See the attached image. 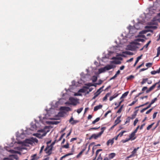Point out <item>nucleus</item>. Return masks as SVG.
Wrapping results in <instances>:
<instances>
[{
  "label": "nucleus",
  "instance_id": "nucleus-27",
  "mask_svg": "<svg viewBox=\"0 0 160 160\" xmlns=\"http://www.w3.org/2000/svg\"><path fill=\"white\" fill-rule=\"evenodd\" d=\"M101 90V88H100L95 93L94 95H97V96H98L100 93L101 92L100 91Z\"/></svg>",
  "mask_w": 160,
  "mask_h": 160
},
{
  "label": "nucleus",
  "instance_id": "nucleus-31",
  "mask_svg": "<svg viewBox=\"0 0 160 160\" xmlns=\"http://www.w3.org/2000/svg\"><path fill=\"white\" fill-rule=\"evenodd\" d=\"M100 119V118L98 117L96 118L94 121L92 122V124H94L96 122H98Z\"/></svg>",
  "mask_w": 160,
  "mask_h": 160
},
{
  "label": "nucleus",
  "instance_id": "nucleus-22",
  "mask_svg": "<svg viewBox=\"0 0 160 160\" xmlns=\"http://www.w3.org/2000/svg\"><path fill=\"white\" fill-rule=\"evenodd\" d=\"M120 71H118L114 75V76H113V77H112V78H111L110 79V80L112 79H114L115 78L117 77V74H118L120 73Z\"/></svg>",
  "mask_w": 160,
  "mask_h": 160
},
{
  "label": "nucleus",
  "instance_id": "nucleus-56",
  "mask_svg": "<svg viewBox=\"0 0 160 160\" xmlns=\"http://www.w3.org/2000/svg\"><path fill=\"white\" fill-rule=\"evenodd\" d=\"M145 124L144 123L141 125L140 128V130H142L143 128V127L145 126Z\"/></svg>",
  "mask_w": 160,
  "mask_h": 160
},
{
  "label": "nucleus",
  "instance_id": "nucleus-34",
  "mask_svg": "<svg viewBox=\"0 0 160 160\" xmlns=\"http://www.w3.org/2000/svg\"><path fill=\"white\" fill-rule=\"evenodd\" d=\"M148 78H144L142 79V81L141 82V83L142 84H143L144 83H146V82L148 81Z\"/></svg>",
  "mask_w": 160,
  "mask_h": 160
},
{
  "label": "nucleus",
  "instance_id": "nucleus-62",
  "mask_svg": "<svg viewBox=\"0 0 160 160\" xmlns=\"http://www.w3.org/2000/svg\"><path fill=\"white\" fill-rule=\"evenodd\" d=\"M116 97H111L110 98V99H109V100L110 101H111L112 100L113 98H115Z\"/></svg>",
  "mask_w": 160,
  "mask_h": 160
},
{
  "label": "nucleus",
  "instance_id": "nucleus-9",
  "mask_svg": "<svg viewBox=\"0 0 160 160\" xmlns=\"http://www.w3.org/2000/svg\"><path fill=\"white\" fill-rule=\"evenodd\" d=\"M52 150V148L51 147H48L45 149V151L49 155L51 154Z\"/></svg>",
  "mask_w": 160,
  "mask_h": 160
},
{
  "label": "nucleus",
  "instance_id": "nucleus-43",
  "mask_svg": "<svg viewBox=\"0 0 160 160\" xmlns=\"http://www.w3.org/2000/svg\"><path fill=\"white\" fill-rule=\"evenodd\" d=\"M138 118H136L135 119V121L134 122V123H133V125L134 126H135L136 125L137 123L138 122Z\"/></svg>",
  "mask_w": 160,
  "mask_h": 160
},
{
  "label": "nucleus",
  "instance_id": "nucleus-58",
  "mask_svg": "<svg viewBox=\"0 0 160 160\" xmlns=\"http://www.w3.org/2000/svg\"><path fill=\"white\" fill-rule=\"evenodd\" d=\"M77 139V138H72L70 140V142H72V141L76 140Z\"/></svg>",
  "mask_w": 160,
  "mask_h": 160
},
{
  "label": "nucleus",
  "instance_id": "nucleus-21",
  "mask_svg": "<svg viewBox=\"0 0 160 160\" xmlns=\"http://www.w3.org/2000/svg\"><path fill=\"white\" fill-rule=\"evenodd\" d=\"M9 151L11 153H18V154H20V152L18 151H15L14 150L10 149Z\"/></svg>",
  "mask_w": 160,
  "mask_h": 160
},
{
  "label": "nucleus",
  "instance_id": "nucleus-29",
  "mask_svg": "<svg viewBox=\"0 0 160 160\" xmlns=\"http://www.w3.org/2000/svg\"><path fill=\"white\" fill-rule=\"evenodd\" d=\"M158 84V83H156L155 84H154V85H153L149 89L150 91H152V90H153L154 88L155 87L156 85L157 84Z\"/></svg>",
  "mask_w": 160,
  "mask_h": 160
},
{
  "label": "nucleus",
  "instance_id": "nucleus-38",
  "mask_svg": "<svg viewBox=\"0 0 160 160\" xmlns=\"http://www.w3.org/2000/svg\"><path fill=\"white\" fill-rule=\"evenodd\" d=\"M83 109V108H80L79 109H78L77 110V112L78 114L80 113L82 111V110Z\"/></svg>",
  "mask_w": 160,
  "mask_h": 160
},
{
  "label": "nucleus",
  "instance_id": "nucleus-30",
  "mask_svg": "<svg viewBox=\"0 0 160 160\" xmlns=\"http://www.w3.org/2000/svg\"><path fill=\"white\" fill-rule=\"evenodd\" d=\"M106 128L105 127H102L101 128V131L100 132H99L100 134L101 135L103 133L104 130L106 129Z\"/></svg>",
  "mask_w": 160,
  "mask_h": 160
},
{
  "label": "nucleus",
  "instance_id": "nucleus-26",
  "mask_svg": "<svg viewBox=\"0 0 160 160\" xmlns=\"http://www.w3.org/2000/svg\"><path fill=\"white\" fill-rule=\"evenodd\" d=\"M115 156V154L113 153H111L108 156V157L109 158L112 159V158Z\"/></svg>",
  "mask_w": 160,
  "mask_h": 160
},
{
  "label": "nucleus",
  "instance_id": "nucleus-3",
  "mask_svg": "<svg viewBox=\"0 0 160 160\" xmlns=\"http://www.w3.org/2000/svg\"><path fill=\"white\" fill-rule=\"evenodd\" d=\"M50 126H45L43 129H41L38 130V132H42L43 133L41 134V133L36 134V136L37 137L41 138L42 137L45 136L47 133L50 131Z\"/></svg>",
  "mask_w": 160,
  "mask_h": 160
},
{
  "label": "nucleus",
  "instance_id": "nucleus-52",
  "mask_svg": "<svg viewBox=\"0 0 160 160\" xmlns=\"http://www.w3.org/2000/svg\"><path fill=\"white\" fill-rule=\"evenodd\" d=\"M139 128V126H138L137 128H136L135 129V130L133 131V132H134L135 133H136L138 129Z\"/></svg>",
  "mask_w": 160,
  "mask_h": 160
},
{
  "label": "nucleus",
  "instance_id": "nucleus-18",
  "mask_svg": "<svg viewBox=\"0 0 160 160\" xmlns=\"http://www.w3.org/2000/svg\"><path fill=\"white\" fill-rule=\"evenodd\" d=\"M138 110V109L135 111L134 112V114L132 115V117H131V119H133L135 118L136 116L137 115Z\"/></svg>",
  "mask_w": 160,
  "mask_h": 160
},
{
  "label": "nucleus",
  "instance_id": "nucleus-39",
  "mask_svg": "<svg viewBox=\"0 0 160 160\" xmlns=\"http://www.w3.org/2000/svg\"><path fill=\"white\" fill-rule=\"evenodd\" d=\"M12 157V158H13V159H15L16 160H18V156L17 155H11Z\"/></svg>",
  "mask_w": 160,
  "mask_h": 160
},
{
  "label": "nucleus",
  "instance_id": "nucleus-2",
  "mask_svg": "<svg viewBox=\"0 0 160 160\" xmlns=\"http://www.w3.org/2000/svg\"><path fill=\"white\" fill-rule=\"evenodd\" d=\"M56 109L52 108H51L48 111L47 113L44 117L39 116V118L40 120H42L43 119V120L45 119H54L55 118H53L56 116L58 113Z\"/></svg>",
  "mask_w": 160,
  "mask_h": 160
},
{
  "label": "nucleus",
  "instance_id": "nucleus-46",
  "mask_svg": "<svg viewBox=\"0 0 160 160\" xmlns=\"http://www.w3.org/2000/svg\"><path fill=\"white\" fill-rule=\"evenodd\" d=\"M152 108L150 109H149L148 110V111H147L146 112V114H148L149 113H150L151 112V111H152Z\"/></svg>",
  "mask_w": 160,
  "mask_h": 160
},
{
  "label": "nucleus",
  "instance_id": "nucleus-44",
  "mask_svg": "<svg viewBox=\"0 0 160 160\" xmlns=\"http://www.w3.org/2000/svg\"><path fill=\"white\" fill-rule=\"evenodd\" d=\"M157 100V98H155L154 99H152L151 102V104H153L154 102Z\"/></svg>",
  "mask_w": 160,
  "mask_h": 160
},
{
  "label": "nucleus",
  "instance_id": "nucleus-32",
  "mask_svg": "<svg viewBox=\"0 0 160 160\" xmlns=\"http://www.w3.org/2000/svg\"><path fill=\"white\" fill-rule=\"evenodd\" d=\"M25 137V135L24 133H22L20 136L18 138V139H19L20 138H23Z\"/></svg>",
  "mask_w": 160,
  "mask_h": 160
},
{
  "label": "nucleus",
  "instance_id": "nucleus-28",
  "mask_svg": "<svg viewBox=\"0 0 160 160\" xmlns=\"http://www.w3.org/2000/svg\"><path fill=\"white\" fill-rule=\"evenodd\" d=\"M139 148H135L133 150L132 152V154L134 156L135 155V153H136L138 149Z\"/></svg>",
  "mask_w": 160,
  "mask_h": 160
},
{
  "label": "nucleus",
  "instance_id": "nucleus-5",
  "mask_svg": "<svg viewBox=\"0 0 160 160\" xmlns=\"http://www.w3.org/2000/svg\"><path fill=\"white\" fill-rule=\"evenodd\" d=\"M88 88L87 87L84 86L83 88L80 89L78 93H76L74 94L75 96H82V94L80 93V92H85L87 91V89H88Z\"/></svg>",
  "mask_w": 160,
  "mask_h": 160
},
{
  "label": "nucleus",
  "instance_id": "nucleus-48",
  "mask_svg": "<svg viewBox=\"0 0 160 160\" xmlns=\"http://www.w3.org/2000/svg\"><path fill=\"white\" fill-rule=\"evenodd\" d=\"M120 135V133H119L118 135L116 137H115L113 138L112 139H114V140L115 139V140H117L118 139V138L119 137V136Z\"/></svg>",
  "mask_w": 160,
  "mask_h": 160
},
{
  "label": "nucleus",
  "instance_id": "nucleus-54",
  "mask_svg": "<svg viewBox=\"0 0 160 160\" xmlns=\"http://www.w3.org/2000/svg\"><path fill=\"white\" fill-rule=\"evenodd\" d=\"M82 152H80L77 155V158H78L82 154Z\"/></svg>",
  "mask_w": 160,
  "mask_h": 160
},
{
  "label": "nucleus",
  "instance_id": "nucleus-11",
  "mask_svg": "<svg viewBox=\"0 0 160 160\" xmlns=\"http://www.w3.org/2000/svg\"><path fill=\"white\" fill-rule=\"evenodd\" d=\"M31 129L32 130L34 131V130H36L37 128V125L36 124H34L33 123H31Z\"/></svg>",
  "mask_w": 160,
  "mask_h": 160
},
{
  "label": "nucleus",
  "instance_id": "nucleus-64",
  "mask_svg": "<svg viewBox=\"0 0 160 160\" xmlns=\"http://www.w3.org/2000/svg\"><path fill=\"white\" fill-rule=\"evenodd\" d=\"M110 112V111H108V112H107L104 115V116L105 117H106L107 115H108V113L109 112Z\"/></svg>",
  "mask_w": 160,
  "mask_h": 160
},
{
  "label": "nucleus",
  "instance_id": "nucleus-23",
  "mask_svg": "<svg viewBox=\"0 0 160 160\" xmlns=\"http://www.w3.org/2000/svg\"><path fill=\"white\" fill-rule=\"evenodd\" d=\"M151 73L152 74L154 75L156 73H160V71H152Z\"/></svg>",
  "mask_w": 160,
  "mask_h": 160
},
{
  "label": "nucleus",
  "instance_id": "nucleus-1",
  "mask_svg": "<svg viewBox=\"0 0 160 160\" xmlns=\"http://www.w3.org/2000/svg\"><path fill=\"white\" fill-rule=\"evenodd\" d=\"M32 140L27 139L25 140L22 141H18L17 142H15L14 144L17 143L20 145L19 146L14 148V149L19 151H22L23 149H26L25 146H28L29 144H32L33 142L37 143L38 142V140L36 138H32Z\"/></svg>",
  "mask_w": 160,
  "mask_h": 160
},
{
  "label": "nucleus",
  "instance_id": "nucleus-41",
  "mask_svg": "<svg viewBox=\"0 0 160 160\" xmlns=\"http://www.w3.org/2000/svg\"><path fill=\"white\" fill-rule=\"evenodd\" d=\"M62 148H69V144L68 143H67V144L66 145H63L62 147Z\"/></svg>",
  "mask_w": 160,
  "mask_h": 160
},
{
  "label": "nucleus",
  "instance_id": "nucleus-24",
  "mask_svg": "<svg viewBox=\"0 0 160 160\" xmlns=\"http://www.w3.org/2000/svg\"><path fill=\"white\" fill-rule=\"evenodd\" d=\"M97 79V77L96 76H93L92 78V82H96Z\"/></svg>",
  "mask_w": 160,
  "mask_h": 160
},
{
  "label": "nucleus",
  "instance_id": "nucleus-40",
  "mask_svg": "<svg viewBox=\"0 0 160 160\" xmlns=\"http://www.w3.org/2000/svg\"><path fill=\"white\" fill-rule=\"evenodd\" d=\"M154 124V123H152L150 125H149L147 128V130H149L152 127V125Z\"/></svg>",
  "mask_w": 160,
  "mask_h": 160
},
{
  "label": "nucleus",
  "instance_id": "nucleus-63",
  "mask_svg": "<svg viewBox=\"0 0 160 160\" xmlns=\"http://www.w3.org/2000/svg\"><path fill=\"white\" fill-rule=\"evenodd\" d=\"M126 132V131H122L121 132V137L123 135V133H124V132Z\"/></svg>",
  "mask_w": 160,
  "mask_h": 160
},
{
  "label": "nucleus",
  "instance_id": "nucleus-45",
  "mask_svg": "<svg viewBox=\"0 0 160 160\" xmlns=\"http://www.w3.org/2000/svg\"><path fill=\"white\" fill-rule=\"evenodd\" d=\"M131 140L130 139V138H128V139H126L125 140H122V142L123 143H125L127 142H128V141L129 140Z\"/></svg>",
  "mask_w": 160,
  "mask_h": 160
},
{
  "label": "nucleus",
  "instance_id": "nucleus-20",
  "mask_svg": "<svg viewBox=\"0 0 160 160\" xmlns=\"http://www.w3.org/2000/svg\"><path fill=\"white\" fill-rule=\"evenodd\" d=\"M110 95V93H107L105 96L103 98V101H106L107 100V98Z\"/></svg>",
  "mask_w": 160,
  "mask_h": 160
},
{
  "label": "nucleus",
  "instance_id": "nucleus-10",
  "mask_svg": "<svg viewBox=\"0 0 160 160\" xmlns=\"http://www.w3.org/2000/svg\"><path fill=\"white\" fill-rule=\"evenodd\" d=\"M45 122L47 124L57 125L59 123V122L57 121H46Z\"/></svg>",
  "mask_w": 160,
  "mask_h": 160
},
{
  "label": "nucleus",
  "instance_id": "nucleus-12",
  "mask_svg": "<svg viewBox=\"0 0 160 160\" xmlns=\"http://www.w3.org/2000/svg\"><path fill=\"white\" fill-rule=\"evenodd\" d=\"M136 133L132 132L129 136V138L131 140H134L136 138V137H134Z\"/></svg>",
  "mask_w": 160,
  "mask_h": 160
},
{
  "label": "nucleus",
  "instance_id": "nucleus-47",
  "mask_svg": "<svg viewBox=\"0 0 160 160\" xmlns=\"http://www.w3.org/2000/svg\"><path fill=\"white\" fill-rule=\"evenodd\" d=\"M137 101V100L136 101H133L130 104H129V106H132V105H134L135 103V102H136V101Z\"/></svg>",
  "mask_w": 160,
  "mask_h": 160
},
{
  "label": "nucleus",
  "instance_id": "nucleus-19",
  "mask_svg": "<svg viewBox=\"0 0 160 160\" xmlns=\"http://www.w3.org/2000/svg\"><path fill=\"white\" fill-rule=\"evenodd\" d=\"M3 160H13V159L11 155H10L8 157L4 158Z\"/></svg>",
  "mask_w": 160,
  "mask_h": 160
},
{
  "label": "nucleus",
  "instance_id": "nucleus-51",
  "mask_svg": "<svg viewBox=\"0 0 160 160\" xmlns=\"http://www.w3.org/2000/svg\"><path fill=\"white\" fill-rule=\"evenodd\" d=\"M144 65V63H142V64H141V65H139V66H138L137 68V69H138L139 68H140V67H141L142 66Z\"/></svg>",
  "mask_w": 160,
  "mask_h": 160
},
{
  "label": "nucleus",
  "instance_id": "nucleus-61",
  "mask_svg": "<svg viewBox=\"0 0 160 160\" xmlns=\"http://www.w3.org/2000/svg\"><path fill=\"white\" fill-rule=\"evenodd\" d=\"M65 104L66 105H71V104H70V101H69L66 102L65 103Z\"/></svg>",
  "mask_w": 160,
  "mask_h": 160
},
{
  "label": "nucleus",
  "instance_id": "nucleus-50",
  "mask_svg": "<svg viewBox=\"0 0 160 160\" xmlns=\"http://www.w3.org/2000/svg\"><path fill=\"white\" fill-rule=\"evenodd\" d=\"M157 113H158V112H155L153 114V119H154L156 118V115L157 114Z\"/></svg>",
  "mask_w": 160,
  "mask_h": 160
},
{
  "label": "nucleus",
  "instance_id": "nucleus-8",
  "mask_svg": "<svg viewBox=\"0 0 160 160\" xmlns=\"http://www.w3.org/2000/svg\"><path fill=\"white\" fill-rule=\"evenodd\" d=\"M61 111L68 112L71 111V109L69 107H61L60 108Z\"/></svg>",
  "mask_w": 160,
  "mask_h": 160
},
{
  "label": "nucleus",
  "instance_id": "nucleus-7",
  "mask_svg": "<svg viewBox=\"0 0 160 160\" xmlns=\"http://www.w3.org/2000/svg\"><path fill=\"white\" fill-rule=\"evenodd\" d=\"M128 47L129 49L131 51H134L138 48L135 45H134L133 43L128 45Z\"/></svg>",
  "mask_w": 160,
  "mask_h": 160
},
{
  "label": "nucleus",
  "instance_id": "nucleus-35",
  "mask_svg": "<svg viewBox=\"0 0 160 160\" xmlns=\"http://www.w3.org/2000/svg\"><path fill=\"white\" fill-rule=\"evenodd\" d=\"M152 63L148 62V63H147L146 64V65L148 68H149V67H151L152 66Z\"/></svg>",
  "mask_w": 160,
  "mask_h": 160
},
{
  "label": "nucleus",
  "instance_id": "nucleus-17",
  "mask_svg": "<svg viewBox=\"0 0 160 160\" xmlns=\"http://www.w3.org/2000/svg\"><path fill=\"white\" fill-rule=\"evenodd\" d=\"M129 93L128 91L126 92H125L124 93L122 96L121 97V99H122L123 98H125L128 95V93Z\"/></svg>",
  "mask_w": 160,
  "mask_h": 160
},
{
  "label": "nucleus",
  "instance_id": "nucleus-25",
  "mask_svg": "<svg viewBox=\"0 0 160 160\" xmlns=\"http://www.w3.org/2000/svg\"><path fill=\"white\" fill-rule=\"evenodd\" d=\"M134 78V76L132 75H131L128 77H127V80H131L133 78Z\"/></svg>",
  "mask_w": 160,
  "mask_h": 160
},
{
  "label": "nucleus",
  "instance_id": "nucleus-42",
  "mask_svg": "<svg viewBox=\"0 0 160 160\" xmlns=\"http://www.w3.org/2000/svg\"><path fill=\"white\" fill-rule=\"evenodd\" d=\"M151 42V41H149L147 44H146L144 46V47L146 48H147L148 47L150 43Z\"/></svg>",
  "mask_w": 160,
  "mask_h": 160
},
{
  "label": "nucleus",
  "instance_id": "nucleus-14",
  "mask_svg": "<svg viewBox=\"0 0 160 160\" xmlns=\"http://www.w3.org/2000/svg\"><path fill=\"white\" fill-rule=\"evenodd\" d=\"M93 138L94 139H96L98 138L101 136V135L99 133L97 134H93L92 135Z\"/></svg>",
  "mask_w": 160,
  "mask_h": 160
},
{
  "label": "nucleus",
  "instance_id": "nucleus-4",
  "mask_svg": "<svg viewBox=\"0 0 160 160\" xmlns=\"http://www.w3.org/2000/svg\"><path fill=\"white\" fill-rule=\"evenodd\" d=\"M69 101L70 102L71 105L76 106L78 103V100L73 97H70L69 98Z\"/></svg>",
  "mask_w": 160,
  "mask_h": 160
},
{
  "label": "nucleus",
  "instance_id": "nucleus-16",
  "mask_svg": "<svg viewBox=\"0 0 160 160\" xmlns=\"http://www.w3.org/2000/svg\"><path fill=\"white\" fill-rule=\"evenodd\" d=\"M120 122V116H118L117 119L115 121L114 126L118 124Z\"/></svg>",
  "mask_w": 160,
  "mask_h": 160
},
{
  "label": "nucleus",
  "instance_id": "nucleus-53",
  "mask_svg": "<svg viewBox=\"0 0 160 160\" xmlns=\"http://www.w3.org/2000/svg\"><path fill=\"white\" fill-rule=\"evenodd\" d=\"M44 146H42L41 148V150L40 151V153H41L42 152V151L43 150V149H44Z\"/></svg>",
  "mask_w": 160,
  "mask_h": 160
},
{
  "label": "nucleus",
  "instance_id": "nucleus-6",
  "mask_svg": "<svg viewBox=\"0 0 160 160\" xmlns=\"http://www.w3.org/2000/svg\"><path fill=\"white\" fill-rule=\"evenodd\" d=\"M60 103L59 102H56L55 101H53L51 104V108H52L56 109L58 110V106L59 105Z\"/></svg>",
  "mask_w": 160,
  "mask_h": 160
},
{
  "label": "nucleus",
  "instance_id": "nucleus-13",
  "mask_svg": "<svg viewBox=\"0 0 160 160\" xmlns=\"http://www.w3.org/2000/svg\"><path fill=\"white\" fill-rule=\"evenodd\" d=\"M102 105H98L95 106L94 108V111H96L102 108Z\"/></svg>",
  "mask_w": 160,
  "mask_h": 160
},
{
  "label": "nucleus",
  "instance_id": "nucleus-37",
  "mask_svg": "<svg viewBox=\"0 0 160 160\" xmlns=\"http://www.w3.org/2000/svg\"><path fill=\"white\" fill-rule=\"evenodd\" d=\"M136 41L138 42H143L145 41V40L142 39L138 38L136 39Z\"/></svg>",
  "mask_w": 160,
  "mask_h": 160
},
{
  "label": "nucleus",
  "instance_id": "nucleus-15",
  "mask_svg": "<svg viewBox=\"0 0 160 160\" xmlns=\"http://www.w3.org/2000/svg\"><path fill=\"white\" fill-rule=\"evenodd\" d=\"M114 142V139H109L107 142V144L108 146H109V145L111 144L112 145Z\"/></svg>",
  "mask_w": 160,
  "mask_h": 160
},
{
  "label": "nucleus",
  "instance_id": "nucleus-60",
  "mask_svg": "<svg viewBox=\"0 0 160 160\" xmlns=\"http://www.w3.org/2000/svg\"><path fill=\"white\" fill-rule=\"evenodd\" d=\"M92 118V116L91 115H89L88 117V119H90Z\"/></svg>",
  "mask_w": 160,
  "mask_h": 160
},
{
  "label": "nucleus",
  "instance_id": "nucleus-33",
  "mask_svg": "<svg viewBox=\"0 0 160 160\" xmlns=\"http://www.w3.org/2000/svg\"><path fill=\"white\" fill-rule=\"evenodd\" d=\"M160 54V46L159 47L157 48V56H158Z\"/></svg>",
  "mask_w": 160,
  "mask_h": 160
},
{
  "label": "nucleus",
  "instance_id": "nucleus-57",
  "mask_svg": "<svg viewBox=\"0 0 160 160\" xmlns=\"http://www.w3.org/2000/svg\"><path fill=\"white\" fill-rule=\"evenodd\" d=\"M87 87H88V88L89 87L92 86V84L91 83H89L87 84Z\"/></svg>",
  "mask_w": 160,
  "mask_h": 160
},
{
  "label": "nucleus",
  "instance_id": "nucleus-59",
  "mask_svg": "<svg viewBox=\"0 0 160 160\" xmlns=\"http://www.w3.org/2000/svg\"><path fill=\"white\" fill-rule=\"evenodd\" d=\"M147 87H143V88L142 89V91H144L145 90H146V89H147Z\"/></svg>",
  "mask_w": 160,
  "mask_h": 160
},
{
  "label": "nucleus",
  "instance_id": "nucleus-36",
  "mask_svg": "<svg viewBox=\"0 0 160 160\" xmlns=\"http://www.w3.org/2000/svg\"><path fill=\"white\" fill-rule=\"evenodd\" d=\"M78 122H79V121L78 120H74L72 122H71V124L72 125H74Z\"/></svg>",
  "mask_w": 160,
  "mask_h": 160
},
{
  "label": "nucleus",
  "instance_id": "nucleus-55",
  "mask_svg": "<svg viewBox=\"0 0 160 160\" xmlns=\"http://www.w3.org/2000/svg\"><path fill=\"white\" fill-rule=\"evenodd\" d=\"M73 120H74L73 118L72 117L69 120V122L71 123V122H72L73 121Z\"/></svg>",
  "mask_w": 160,
  "mask_h": 160
},
{
  "label": "nucleus",
  "instance_id": "nucleus-49",
  "mask_svg": "<svg viewBox=\"0 0 160 160\" xmlns=\"http://www.w3.org/2000/svg\"><path fill=\"white\" fill-rule=\"evenodd\" d=\"M100 127H99L98 128H90L89 130H96L98 129V128H99Z\"/></svg>",
  "mask_w": 160,
  "mask_h": 160
}]
</instances>
